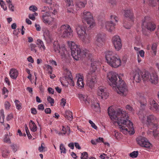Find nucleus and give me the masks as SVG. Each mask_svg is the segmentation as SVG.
<instances>
[{
    "mask_svg": "<svg viewBox=\"0 0 159 159\" xmlns=\"http://www.w3.org/2000/svg\"><path fill=\"white\" fill-rule=\"evenodd\" d=\"M108 115L114 124L117 123L120 131L125 134H133L134 133L132 122L129 120L127 113L122 110L115 111L112 106L108 109Z\"/></svg>",
    "mask_w": 159,
    "mask_h": 159,
    "instance_id": "obj_1",
    "label": "nucleus"
},
{
    "mask_svg": "<svg viewBox=\"0 0 159 159\" xmlns=\"http://www.w3.org/2000/svg\"><path fill=\"white\" fill-rule=\"evenodd\" d=\"M59 8V5L55 4L50 7L44 6L41 11L45 12L41 16L42 21L47 25L52 26V28H56V26L55 17L58 12Z\"/></svg>",
    "mask_w": 159,
    "mask_h": 159,
    "instance_id": "obj_2",
    "label": "nucleus"
},
{
    "mask_svg": "<svg viewBox=\"0 0 159 159\" xmlns=\"http://www.w3.org/2000/svg\"><path fill=\"white\" fill-rule=\"evenodd\" d=\"M137 114L142 122L146 121L148 127L153 130L155 138L159 140V128H158V125L156 123L158 121L157 118L153 114L148 115L146 117L144 111L141 110Z\"/></svg>",
    "mask_w": 159,
    "mask_h": 159,
    "instance_id": "obj_3",
    "label": "nucleus"
},
{
    "mask_svg": "<svg viewBox=\"0 0 159 159\" xmlns=\"http://www.w3.org/2000/svg\"><path fill=\"white\" fill-rule=\"evenodd\" d=\"M151 73L148 71L142 72L139 69L132 70L130 73V78L137 83H139L143 80L144 82L149 81Z\"/></svg>",
    "mask_w": 159,
    "mask_h": 159,
    "instance_id": "obj_4",
    "label": "nucleus"
},
{
    "mask_svg": "<svg viewBox=\"0 0 159 159\" xmlns=\"http://www.w3.org/2000/svg\"><path fill=\"white\" fill-rule=\"evenodd\" d=\"M75 30L78 38L84 44H88L91 40L87 35V27L83 24H77L75 25Z\"/></svg>",
    "mask_w": 159,
    "mask_h": 159,
    "instance_id": "obj_5",
    "label": "nucleus"
},
{
    "mask_svg": "<svg viewBox=\"0 0 159 159\" xmlns=\"http://www.w3.org/2000/svg\"><path fill=\"white\" fill-rule=\"evenodd\" d=\"M106 59L108 64L112 68H117L122 64V62L120 57L112 51L106 52Z\"/></svg>",
    "mask_w": 159,
    "mask_h": 159,
    "instance_id": "obj_6",
    "label": "nucleus"
},
{
    "mask_svg": "<svg viewBox=\"0 0 159 159\" xmlns=\"http://www.w3.org/2000/svg\"><path fill=\"white\" fill-rule=\"evenodd\" d=\"M118 83L112 89L120 95L125 96L128 93V87L124 81L120 78V76H118Z\"/></svg>",
    "mask_w": 159,
    "mask_h": 159,
    "instance_id": "obj_7",
    "label": "nucleus"
},
{
    "mask_svg": "<svg viewBox=\"0 0 159 159\" xmlns=\"http://www.w3.org/2000/svg\"><path fill=\"white\" fill-rule=\"evenodd\" d=\"M73 30L68 25H61L57 29V32L61 37L68 38L72 35Z\"/></svg>",
    "mask_w": 159,
    "mask_h": 159,
    "instance_id": "obj_8",
    "label": "nucleus"
},
{
    "mask_svg": "<svg viewBox=\"0 0 159 159\" xmlns=\"http://www.w3.org/2000/svg\"><path fill=\"white\" fill-rule=\"evenodd\" d=\"M119 76L120 78L123 76V74H120L119 75L115 72L111 71L107 74V78L109 85L112 89L118 83V77Z\"/></svg>",
    "mask_w": 159,
    "mask_h": 159,
    "instance_id": "obj_9",
    "label": "nucleus"
},
{
    "mask_svg": "<svg viewBox=\"0 0 159 159\" xmlns=\"http://www.w3.org/2000/svg\"><path fill=\"white\" fill-rule=\"evenodd\" d=\"M71 54L73 58L77 60L81 57H89L91 55L86 49L81 51L80 46L71 51Z\"/></svg>",
    "mask_w": 159,
    "mask_h": 159,
    "instance_id": "obj_10",
    "label": "nucleus"
},
{
    "mask_svg": "<svg viewBox=\"0 0 159 159\" xmlns=\"http://www.w3.org/2000/svg\"><path fill=\"white\" fill-rule=\"evenodd\" d=\"M137 144L140 146L147 149H151L153 145L146 137L143 135L138 136L136 139Z\"/></svg>",
    "mask_w": 159,
    "mask_h": 159,
    "instance_id": "obj_11",
    "label": "nucleus"
},
{
    "mask_svg": "<svg viewBox=\"0 0 159 159\" xmlns=\"http://www.w3.org/2000/svg\"><path fill=\"white\" fill-rule=\"evenodd\" d=\"M53 48L54 51L56 53H59L62 58H65L66 57L67 52L64 45L60 46L56 42L54 43Z\"/></svg>",
    "mask_w": 159,
    "mask_h": 159,
    "instance_id": "obj_12",
    "label": "nucleus"
},
{
    "mask_svg": "<svg viewBox=\"0 0 159 159\" xmlns=\"http://www.w3.org/2000/svg\"><path fill=\"white\" fill-rule=\"evenodd\" d=\"M97 76L95 72L89 71L86 75V84L92 89L97 81Z\"/></svg>",
    "mask_w": 159,
    "mask_h": 159,
    "instance_id": "obj_13",
    "label": "nucleus"
},
{
    "mask_svg": "<svg viewBox=\"0 0 159 159\" xmlns=\"http://www.w3.org/2000/svg\"><path fill=\"white\" fill-rule=\"evenodd\" d=\"M143 22L146 23L145 27L150 31H152L155 30L156 27V24L151 21V18L149 16H145L142 20Z\"/></svg>",
    "mask_w": 159,
    "mask_h": 159,
    "instance_id": "obj_14",
    "label": "nucleus"
},
{
    "mask_svg": "<svg viewBox=\"0 0 159 159\" xmlns=\"http://www.w3.org/2000/svg\"><path fill=\"white\" fill-rule=\"evenodd\" d=\"M97 95L101 99H106L109 97V93L105 87L99 86L97 90Z\"/></svg>",
    "mask_w": 159,
    "mask_h": 159,
    "instance_id": "obj_15",
    "label": "nucleus"
},
{
    "mask_svg": "<svg viewBox=\"0 0 159 159\" xmlns=\"http://www.w3.org/2000/svg\"><path fill=\"white\" fill-rule=\"evenodd\" d=\"M112 42L116 50H120L122 47V44L120 37L118 35L114 36L112 38Z\"/></svg>",
    "mask_w": 159,
    "mask_h": 159,
    "instance_id": "obj_16",
    "label": "nucleus"
},
{
    "mask_svg": "<svg viewBox=\"0 0 159 159\" xmlns=\"http://www.w3.org/2000/svg\"><path fill=\"white\" fill-rule=\"evenodd\" d=\"M68 77L67 76L62 77L60 78V81L61 84L64 85H66L67 84L70 82V84L74 86L75 85V83L73 79L72 78V75L70 71L68 72Z\"/></svg>",
    "mask_w": 159,
    "mask_h": 159,
    "instance_id": "obj_17",
    "label": "nucleus"
},
{
    "mask_svg": "<svg viewBox=\"0 0 159 159\" xmlns=\"http://www.w3.org/2000/svg\"><path fill=\"white\" fill-rule=\"evenodd\" d=\"M90 61L91 65L89 71L95 72L96 70L101 65V63L98 60L93 58H91Z\"/></svg>",
    "mask_w": 159,
    "mask_h": 159,
    "instance_id": "obj_18",
    "label": "nucleus"
},
{
    "mask_svg": "<svg viewBox=\"0 0 159 159\" xmlns=\"http://www.w3.org/2000/svg\"><path fill=\"white\" fill-rule=\"evenodd\" d=\"M81 17L83 21L86 22L93 18L92 14L90 11L84 10L81 14Z\"/></svg>",
    "mask_w": 159,
    "mask_h": 159,
    "instance_id": "obj_19",
    "label": "nucleus"
},
{
    "mask_svg": "<svg viewBox=\"0 0 159 159\" xmlns=\"http://www.w3.org/2000/svg\"><path fill=\"white\" fill-rule=\"evenodd\" d=\"M105 37V35L103 33L98 34L95 39L96 45L99 47L103 45Z\"/></svg>",
    "mask_w": 159,
    "mask_h": 159,
    "instance_id": "obj_20",
    "label": "nucleus"
},
{
    "mask_svg": "<svg viewBox=\"0 0 159 159\" xmlns=\"http://www.w3.org/2000/svg\"><path fill=\"white\" fill-rule=\"evenodd\" d=\"M137 95L139 98L138 101L140 104L141 108L143 109L145 108L147 104L146 99L144 97L142 93H138Z\"/></svg>",
    "mask_w": 159,
    "mask_h": 159,
    "instance_id": "obj_21",
    "label": "nucleus"
},
{
    "mask_svg": "<svg viewBox=\"0 0 159 159\" xmlns=\"http://www.w3.org/2000/svg\"><path fill=\"white\" fill-rule=\"evenodd\" d=\"M77 79L76 85L79 89H81L84 86V83L83 81L84 77L80 74L76 75Z\"/></svg>",
    "mask_w": 159,
    "mask_h": 159,
    "instance_id": "obj_22",
    "label": "nucleus"
},
{
    "mask_svg": "<svg viewBox=\"0 0 159 159\" xmlns=\"http://www.w3.org/2000/svg\"><path fill=\"white\" fill-rule=\"evenodd\" d=\"M87 4L86 0H77L75 3V9L79 10L85 7Z\"/></svg>",
    "mask_w": 159,
    "mask_h": 159,
    "instance_id": "obj_23",
    "label": "nucleus"
},
{
    "mask_svg": "<svg viewBox=\"0 0 159 159\" xmlns=\"http://www.w3.org/2000/svg\"><path fill=\"white\" fill-rule=\"evenodd\" d=\"M149 82L154 84H157L158 82V77L157 73L155 72L151 73Z\"/></svg>",
    "mask_w": 159,
    "mask_h": 159,
    "instance_id": "obj_24",
    "label": "nucleus"
},
{
    "mask_svg": "<svg viewBox=\"0 0 159 159\" xmlns=\"http://www.w3.org/2000/svg\"><path fill=\"white\" fill-rule=\"evenodd\" d=\"M105 25L107 30L109 32H112L115 29V24L111 21H107L105 23Z\"/></svg>",
    "mask_w": 159,
    "mask_h": 159,
    "instance_id": "obj_25",
    "label": "nucleus"
},
{
    "mask_svg": "<svg viewBox=\"0 0 159 159\" xmlns=\"http://www.w3.org/2000/svg\"><path fill=\"white\" fill-rule=\"evenodd\" d=\"M78 97L82 102L85 103L87 105L89 104L90 100L87 95L79 94L78 95Z\"/></svg>",
    "mask_w": 159,
    "mask_h": 159,
    "instance_id": "obj_26",
    "label": "nucleus"
},
{
    "mask_svg": "<svg viewBox=\"0 0 159 159\" xmlns=\"http://www.w3.org/2000/svg\"><path fill=\"white\" fill-rule=\"evenodd\" d=\"M92 107L96 111L99 112L100 111V107L98 101L97 100H93L92 102Z\"/></svg>",
    "mask_w": 159,
    "mask_h": 159,
    "instance_id": "obj_27",
    "label": "nucleus"
},
{
    "mask_svg": "<svg viewBox=\"0 0 159 159\" xmlns=\"http://www.w3.org/2000/svg\"><path fill=\"white\" fill-rule=\"evenodd\" d=\"M124 16L125 17L130 20H133L134 17L132 10L129 9L124 10Z\"/></svg>",
    "mask_w": 159,
    "mask_h": 159,
    "instance_id": "obj_28",
    "label": "nucleus"
},
{
    "mask_svg": "<svg viewBox=\"0 0 159 159\" xmlns=\"http://www.w3.org/2000/svg\"><path fill=\"white\" fill-rule=\"evenodd\" d=\"M19 74L18 71L16 69H11L9 72V75L11 78L13 79H16Z\"/></svg>",
    "mask_w": 159,
    "mask_h": 159,
    "instance_id": "obj_29",
    "label": "nucleus"
},
{
    "mask_svg": "<svg viewBox=\"0 0 159 159\" xmlns=\"http://www.w3.org/2000/svg\"><path fill=\"white\" fill-rule=\"evenodd\" d=\"M43 36L45 40L48 43L51 42L52 39V35L48 30H46L44 32Z\"/></svg>",
    "mask_w": 159,
    "mask_h": 159,
    "instance_id": "obj_30",
    "label": "nucleus"
},
{
    "mask_svg": "<svg viewBox=\"0 0 159 159\" xmlns=\"http://www.w3.org/2000/svg\"><path fill=\"white\" fill-rule=\"evenodd\" d=\"M62 129L61 131V132H59L58 134L60 135L61 134H66L69 135L70 134V128L68 126L65 127L64 126H62Z\"/></svg>",
    "mask_w": 159,
    "mask_h": 159,
    "instance_id": "obj_31",
    "label": "nucleus"
},
{
    "mask_svg": "<svg viewBox=\"0 0 159 159\" xmlns=\"http://www.w3.org/2000/svg\"><path fill=\"white\" fill-rule=\"evenodd\" d=\"M68 46L70 49L71 51L75 49L76 48L80 46L76 44L73 41H69L67 42Z\"/></svg>",
    "mask_w": 159,
    "mask_h": 159,
    "instance_id": "obj_32",
    "label": "nucleus"
},
{
    "mask_svg": "<svg viewBox=\"0 0 159 159\" xmlns=\"http://www.w3.org/2000/svg\"><path fill=\"white\" fill-rule=\"evenodd\" d=\"M29 126L31 130L34 132L37 130V127L35 123L32 120L29 122Z\"/></svg>",
    "mask_w": 159,
    "mask_h": 159,
    "instance_id": "obj_33",
    "label": "nucleus"
},
{
    "mask_svg": "<svg viewBox=\"0 0 159 159\" xmlns=\"http://www.w3.org/2000/svg\"><path fill=\"white\" fill-rule=\"evenodd\" d=\"M64 116L66 119L70 120H71L73 118L72 113L69 110H67L66 111Z\"/></svg>",
    "mask_w": 159,
    "mask_h": 159,
    "instance_id": "obj_34",
    "label": "nucleus"
},
{
    "mask_svg": "<svg viewBox=\"0 0 159 159\" xmlns=\"http://www.w3.org/2000/svg\"><path fill=\"white\" fill-rule=\"evenodd\" d=\"M149 108L150 110L153 112L159 113V106L157 103H156L152 106H149Z\"/></svg>",
    "mask_w": 159,
    "mask_h": 159,
    "instance_id": "obj_35",
    "label": "nucleus"
},
{
    "mask_svg": "<svg viewBox=\"0 0 159 159\" xmlns=\"http://www.w3.org/2000/svg\"><path fill=\"white\" fill-rule=\"evenodd\" d=\"M37 44L40 48H42L43 51L45 50L46 48L43 41L40 39H38L37 41Z\"/></svg>",
    "mask_w": 159,
    "mask_h": 159,
    "instance_id": "obj_36",
    "label": "nucleus"
},
{
    "mask_svg": "<svg viewBox=\"0 0 159 159\" xmlns=\"http://www.w3.org/2000/svg\"><path fill=\"white\" fill-rule=\"evenodd\" d=\"M86 22L89 25V27L91 29L93 28L95 26L96 24L93 18Z\"/></svg>",
    "mask_w": 159,
    "mask_h": 159,
    "instance_id": "obj_37",
    "label": "nucleus"
},
{
    "mask_svg": "<svg viewBox=\"0 0 159 159\" xmlns=\"http://www.w3.org/2000/svg\"><path fill=\"white\" fill-rule=\"evenodd\" d=\"M9 91L5 87H4L2 89V94L4 95V98H6L7 97Z\"/></svg>",
    "mask_w": 159,
    "mask_h": 159,
    "instance_id": "obj_38",
    "label": "nucleus"
},
{
    "mask_svg": "<svg viewBox=\"0 0 159 159\" xmlns=\"http://www.w3.org/2000/svg\"><path fill=\"white\" fill-rule=\"evenodd\" d=\"M16 108L18 110H20L22 109V104L19 100H16L14 101Z\"/></svg>",
    "mask_w": 159,
    "mask_h": 159,
    "instance_id": "obj_39",
    "label": "nucleus"
},
{
    "mask_svg": "<svg viewBox=\"0 0 159 159\" xmlns=\"http://www.w3.org/2000/svg\"><path fill=\"white\" fill-rule=\"evenodd\" d=\"M65 2L66 7L74 6L72 0H65Z\"/></svg>",
    "mask_w": 159,
    "mask_h": 159,
    "instance_id": "obj_40",
    "label": "nucleus"
},
{
    "mask_svg": "<svg viewBox=\"0 0 159 159\" xmlns=\"http://www.w3.org/2000/svg\"><path fill=\"white\" fill-rule=\"evenodd\" d=\"M59 147L61 151V154H65L66 153V150L64 145L63 143H61L60 144Z\"/></svg>",
    "mask_w": 159,
    "mask_h": 159,
    "instance_id": "obj_41",
    "label": "nucleus"
},
{
    "mask_svg": "<svg viewBox=\"0 0 159 159\" xmlns=\"http://www.w3.org/2000/svg\"><path fill=\"white\" fill-rule=\"evenodd\" d=\"M139 154V152L138 151H134L129 154V156L132 158H135L137 157Z\"/></svg>",
    "mask_w": 159,
    "mask_h": 159,
    "instance_id": "obj_42",
    "label": "nucleus"
},
{
    "mask_svg": "<svg viewBox=\"0 0 159 159\" xmlns=\"http://www.w3.org/2000/svg\"><path fill=\"white\" fill-rule=\"evenodd\" d=\"M30 48L31 51L34 53L37 52V46L36 44L33 43H31L30 45Z\"/></svg>",
    "mask_w": 159,
    "mask_h": 159,
    "instance_id": "obj_43",
    "label": "nucleus"
},
{
    "mask_svg": "<svg viewBox=\"0 0 159 159\" xmlns=\"http://www.w3.org/2000/svg\"><path fill=\"white\" fill-rule=\"evenodd\" d=\"M145 52L143 50H140L139 52H138L136 54L137 57H141L142 58H143L144 57Z\"/></svg>",
    "mask_w": 159,
    "mask_h": 159,
    "instance_id": "obj_44",
    "label": "nucleus"
},
{
    "mask_svg": "<svg viewBox=\"0 0 159 159\" xmlns=\"http://www.w3.org/2000/svg\"><path fill=\"white\" fill-rule=\"evenodd\" d=\"M44 146V143H42L41 146L39 147L38 148V150L40 152H42L45 151L46 148Z\"/></svg>",
    "mask_w": 159,
    "mask_h": 159,
    "instance_id": "obj_45",
    "label": "nucleus"
},
{
    "mask_svg": "<svg viewBox=\"0 0 159 159\" xmlns=\"http://www.w3.org/2000/svg\"><path fill=\"white\" fill-rule=\"evenodd\" d=\"M0 5L1 7L2 8L4 11H6L7 10V7L5 3L3 0H0Z\"/></svg>",
    "mask_w": 159,
    "mask_h": 159,
    "instance_id": "obj_46",
    "label": "nucleus"
},
{
    "mask_svg": "<svg viewBox=\"0 0 159 159\" xmlns=\"http://www.w3.org/2000/svg\"><path fill=\"white\" fill-rule=\"evenodd\" d=\"M44 67L47 69V71H48V74H52V70L51 66L49 65H45Z\"/></svg>",
    "mask_w": 159,
    "mask_h": 159,
    "instance_id": "obj_47",
    "label": "nucleus"
},
{
    "mask_svg": "<svg viewBox=\"0 0 159 159\" xmlns=\"http://www.w3.org/2000/svg\"><path fill=\"white\" fill-rule=\"evenodd\" d=\"M125 108L128 111L130 112L134 113V110L133 108L130 105H127L125 107Z\"/></svg>",
    "mask_w": 159,
    "mask_h": 159,
    "instance_id": "obj_48",
    "label": "nucleus"
},
{
    "mask_svg": "<svg viewBox=\"0 0 159 159\" xmlns=\"http://www.w3.org/2000/svg\"><path fill=\"white\" fill-rule=\"evenodd\" d=\"M157 48V44L156 43H153L152 47V49L153 52V53L155 55L156 53V50Z\"/></svg>",
    "mask_w": 159,
    "mask_h": 159,
    "instance_id": "obj_49",
    "label": "nucleus"
},
{
    "mask_svg": "<svg viewBox=\"0 0 159 159\" xmlns=\"http://www.w3.org/2000/svg\"><path fill=\"white\" fill-rule=\"evenodd\" d=\"M66 8L67 9V12L68 13H73L75 12L74 7H68Z\"/></svg>",
    "mask_w": 159,
    "mask_h": 159,
    "instance_id": "obj_50",
    "label": "nucleus"
},
{
    "mask_svg": "<svg viewBox=\"0 0 159 159\" xmlns=\"http://www.w3.org/2000/svg\"><path fill=\"white\" fill-rule=\"evenodd\" d=\"M4 142L8 143H11V141L8 134H5L4 136L3 139Z\"/></svg>",
    "mask_w": 159,
    "mask_h": 159,
    "instance_id": "obj_51",
    "label": "nucleus"
},
{
    "mask_svg": "<svg viewBox=\"0 0 159 159\" xmlns=\"http://www.w3.org/2000/svg\"><path fill=\"white\" fill-rule=\"evenodd\" d=\"M88 156V153L86 152H84L81 154V159H87Z\"/></svg>",
    "mask_w": 159,
    "mask_h": 159,
    "instance_id": "obj_52",
    "label": "nucleus"
},
{
    "mask_svg": "<svg viewBox=\"0 0 159 159\" xmlns=\"http://www.w3.org/2000/svg\"><path fill=\"white\" fill-rule=\"evenodd\" d=\"M89 122L91 125V126L95 130H97L98 129L97 126L95 125L93 121L91 120H89Z\"/></svg>",
    "mask_w": 159,
    "mask_h": 159,
    "instance_id": "obj_53",
    "label": "nucleus"
},
{
    "mask_svg": "<svg viewBox=\"0 0 159 159\" xmlns=\"http://www.w3.org/2000/svg\"><path fill=\"white\" fill-rule=\"evenodd\" d=\"M29 9L30 11L33 12H35V11L37 10L38 8L36 6L32 5L29 7Z\"/></svg>",
    "mask_w": 159,
    "mask_h": 159,
    "instance_id": "obj_54",
    "label": "nucleus"
},
{
    "mask_svg": "<svg viewBox=\"0 0 159 159\" xmlns=\"http://www.w3.org/2000/svg\"><path fill=\"white\" fill-rule=\"evenodd\" d=\"M11 147L12 151L14 152H15L17 151L18 147L16 145L14 144H12L11 146Z\"/></svg>",
    "mask_w": 159,
    "mask_h": 159,
    "instance_id": "obj_55",
    "label": "nucleus"
},
{
    "mask_svg": "<svg viewBox=\"0 0 159 159\" xmlns=\"http://www.w3.org/2000/svg\"><path fill=\"white\" fill-rule=\"evenodd\" d=\"M5 107L6 109L8 110L9 109L11 106L10 102L8 101H6L4 104Z\"/></svg>",
    "mask_w": 159,
    "mask_h": 159,
    "instance_id": "obj_56",
    "label": "nucleus"
},
{
    "mask_svg": "<svg viewBox=\"0 0 159 159\" xmlns=\"http://www.w3.org/2000/svg\"><path fill=\"white\" fill-rule=\"evenodd\" d=\"M66 100L64 98H62L61 99L60 105L61 106L64 107L66 105Z\"/></svg>",
    "mask_w": 159,
    "mask_h": 159,
    "instance_id": "obj_57",
    "label": "nucleus"
},
{
    "mask_svg": "<svg viewBox=\"0 0 159 159\" xmlns=\"http://www.w3.org/2000/svg\"><path fill=\"white\" fill-rule=\"evenodd\" d=\"M13 118V116L12 114H8L6 118L7 120L9 121L12 119Z\"/></svg>",
    "mask_w": 159,
    "mask_h": 159,
    "instance_id": "obj_58",
    "label": "nucleus"
},
{
    "mask_svg": "<svg viewBox=\"0 0 159 159\" xmlns=\"http://www.w3.org/2000/svg\"><path fill=\"white\" fill-rule=\"evenodd\" d=\"M48 101L51 104H53L54 102V100L50 97L49 96L47 98Z\"/></svg>",
    "mask_w": 159,
    "mask_h": 159,
    "instance_id": "obj_59",
    "label": "nucleus"
},
{
    "mask_svg": "<svg viewBox=\"0 0 159 159\" xmlns=\"http://www.w3.org/2000/svg\"><path fill=\"white\" fill-rule=\"evenodd\" d=\"M96 140L97 143H100L101 142L104 143V139L102 138L99 137V138L97 139Z\"/></svg>",
    "mask_w": 159,
    "mask_h": 159,
    "instance_id": "obj_60",
    "label": "nucleus"
},
{
    "mask_svg": "<svg viewBox=\"0 0 159 159\" xmlns=\"http://www.w3.org/2000/svg\"><path fill=\"white\" fill-rule=\"evenodd\" d=\"M34 15L33 14H29L28 16L29 18L32 20H34L35 19V17Z\"/></svg>",
    "mask_w": 159,
    "mask_h": 159,
    "instance_id": "obj_61",
    "label": "nucleus"
},
{
    "mask_svg": "<svg viewBox=\"0 0 159 159\" xmlns=\"http://www.w3.org/2000/svg\"><path fill=\"white\" fill-rule=\"evenodd\" d=\"M2 117L3 119L4 117H5L4 115V112L3 109H1L0 110V118Z\"/></svg>",
    "mask_w": 159,
    "mask_h": 159,
    "instance_id": "obj_62",
    "label": "nucleus"
},
{
    "mask_svg": "<svg viewBox=\"0 0 159 159\" xmlns=\"http://www.w3.org/2000/svg\"><path fill=\"white\" fill-rule=\"evenodd\" d=\"M38 108L39 110H43L44 109V106L42 104H39L38 106Z\"/></svg>",
    "mask_w": 159,
    "mask_h": 159,
    "instance_id": "obj_63",
    "label": "nucleus"
},
{
    "mask_svg": "<svg viewBox=\"0 0 159 159\" xmlns=\"http://www.w3.org/2000/svg\"><path fill=\"white\" fill-rule=\"evenodd\" d=\"M27 60L29 62H30L31 63H33L34 62V59L31 56L27 58Z\"/></svg>",
    "mask_w": 159,
    "mask_h": 159,
    "instance_id": "obj_64",
    "label": "nucleus"
}]
</instances>
